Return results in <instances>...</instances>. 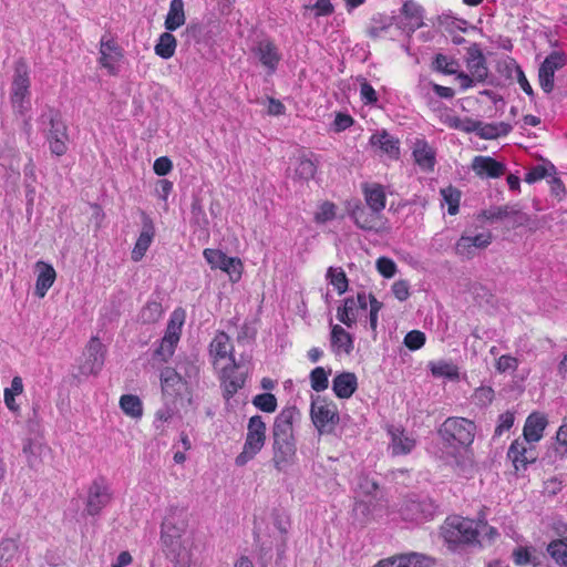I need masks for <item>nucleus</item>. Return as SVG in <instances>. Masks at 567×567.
<instances>
[{
    "instance_id": "10",
    "label": "nucleus",
    "mask_w": 567,
    "mask_h": 567,
    "mask_svg": "<svg viewBox=\"0 0 567 567\" xmlns=\"http://www.w3.org/2000/svg\"><path fill=\"white\" fill-rule=\"evenodd\" d=\"M534 444L523 437L512 442L507 456L516 471L526 470L529 464L536 462L538 455Z\"/></svg>"
},
{
    "instance_id": "26",
    "label": "nucleus",
    "mask_w": 567,
    "mask_h": 567,
    "mask_svg": "<svg viewBox=\"0 0 567 567\" xmlns=\"http://www.w3.org/2000/svg\"><path fill=\"white\" fill-rule=\"evenodd\" d=\"M35 271L37 281L34 293L39 298H43L47 295L48 290L53 286L56 278V272L52 265L42 260L35 262Z\"/></svg>"
},
{
    "instance_id": "64",
    "label": "nucleus",
    "mask_w": 567,
    "mask_h": 567,
    "mask_svg": "<svg viewBox=\"0 0 567 567\" xmlns=\"http://www.w3.org/2000/svg\"><path fill=\"white\" fill-rule=\"evenodd\" d=\"M548 171L545 166L538 165L533 167L526 175H525V182L528 184H533L537 181L543 179L545 176H547Z\"/></svg>"
},
{
    "instance_id": "2",
    "label": "nucleus",
    "mask_w": 567,
    "mask_h": 567,
    "mask_svg": "<svg viewBox=\"0 0 567 567\" xmlns=\"http://www.w3.org/2000/svg\"><path fill=\"white\" fill-rule=\"evenodd\" d=\"M310 417L320 435L332 434L340 422L337 404L320 395L311 398Z\"/></svg>"
},
{
    "instance_id": "13",
    "label": "nucleus",
    "mask_w": 567,
    "mask_h": 567,
    "mask_svg": "<svg viewBox=\"0 0 567 567\" xmlns=\"http://www.w3.org/2000/svg\"><path fill=\"white\" fill-rule=\"evenodd\" d=\"M215 369H224V365L235 362L234 347L230 338L225 332H218L209 346Z\"/></svg>"
},
{
    "instance_id": "20",
    "label": "nucleus",
    "mask_w": 567,
    "mask_h": 567,
    "mask_svg": "<svg viewBox=\"0 0 567 567\" xmlns=\"http://www.w3.org/2000/svg\"><path fill=\"white\" fill-rule=\"evenodd\" d=\"M272 450V463L275 468L279 472L286 471L287 467L293 462L296 456V440L274 439Z\"/></svg>"
},
{
    "instance_id": "28",
    "label": "nucleus",
    "mask_w": 567,
    "mask_h": 567,
    "mask_svg": "<svg viewBox=\"0 0 567 567\" xmlns=\"http://www.w3.org/2000/svg\"><path fill=\"white\" fill-rule=\"evenodd\" d=\"M358 388V379L352 372H342L332 380V391L339 399H349Z\"/></svg>"
},
{
    "instance_id": "34",
    "label": "nucleus",
    "mask_w": 567,
    "mask_h": 567,
    "mask_svg": "<svg viewBox=\"0 0 567 567\" xmlns=\"http://www.w3.org/2000/svg\"><path fill=\"white\" fill-rule=\"evenodd\" d=\"M401 11L406 20L404 29L409 32H414L423 25V8L416 2L405 1Z\"/></svg>"
},
{
    "instance_id": "50",
    "label": "nucleus",
    "mask_w": 567,
    "mask_h": 567,
    "mask_svg": "<svg viewBox=\"0 0 567 567\" xmlns=\"http://www.w3.org/2000/svg\"><path fill=\"white\" fill-rule=\"evenodd\" d=\"M327 277L330 284L337 289L339 295L346 292L348 288V280L344 271L341 268H329Z\"/></svg>"
},
{
    "instance_id": "4",
    "label": "nucleus",
    "mask_w": 567,
    "mask_h": 567,
    "mask_svg": "<svg viewBox=\"0 0 567 567\" xmlns=\"http://www.w3.org/2000/svg\"><path fill=\"white\" fill-rule=\"evenodd\" d=\"M441 534L451 548L470 544L476 539L477 529L472 519L461 516L446 518L441 527Z\"/></svg>"
},
{
    "instance_id": "63",
    "label": "nucleus",
    "mask_w": 567,
    "mask_h": 567,
    "mask_svg": "<svg viewBox=\"0 0 567 567\" xmlns=\"http://www.w3.org/2000/svg\"><path fill=\"white\" fill-rule=\"evenodd\" d=\"M172 168H173V163L166 156L156 158L154 162V165H153V169H154L155 174H157L158 176L167 175L172 171Z\"/></svg>"
},
{
    "instance_id": "12",
    "label": "nucleus",
    "mask_w": 567,
    "mask_h": 567,
    "mask_svg": "<svg viewBox=\"0 0 567 567\" xmlns=\"http://www.w3.org/2000/svg\"><path fill=\"white\" fill-rule=\"evenodd\" d=\"M83 355L84 360L80 365L82 374H97L102 370L105 360V348L103 343L97 338H92Z\"/></svg>"
},
{
    "instance_id": "55",
    "label": "nucleus",
    "mask_w": 567,
    "mask_h": 567,
    "mask_svg": "<svg viewBox=\"0 0 567 567\" xmlns=\"http://www.w3.org/2000/svg\"><path fill=\"white\" fill-rule=\"evenodd\" d=\"M305 11H315V17L330 16L334 8L331 0H317L315 4H307L303 7Z\"/></svg>"
},
{
    "instance_id": "37",
    "label": "nucleus",
    "mask_w": 567,
    "mask_h": 567,
    "mask_svg": "<svg viewBox=\"0 0 567 567\" xmlns=\"http://www.w3.org/2000/svg\"><path fill=\"white\" fill-rule=\"evenodd\" d=\"M186 21L183 0H172L165 19V28L174 31L182 27Z\"/></svg>"
},
{
    "instance_id": "40",
    "label": "nucleus",
    "mask_w": 567,
    "mask_h": 567,
    "mask_svg": "<svg viewBox=\"0 0 567 567\" xmlns=\"http://www.w3.org/2000/svg\"><path fill=\"white\" fill-rule=\"evenodd\" d=\"M512 130V126L505 122L499 123H482L477 127V135L484 140H494L501 136L507 135Z\"/></svg>"
},
{
    "instance_id": "1",
    "label": "nucleus",
    "mask_w": 567,
    "mask_h": 567,
    "mask_svg": "<svg viewBox=\"0 0 567 567\" xmlns=\"http://www.w3.org/2000/svg\"><path fill=\"white\" fill-rule=\"evenodd\" d=\"M437 434L445 446L454 451L467 449L474 442L476 425L468 419L451 416L440 425Z\"/></svg>"
},
{
    "instance_id": "51",
    "label": "nucleus",
    "mask_w": 567,
    "mask_h": 567,
    "mask_svg": "<svg viewBox=\"0 0 567 567\" xmlns=\"http://www.w3.org/2000/svg\"><path fill=\"white\" fill-rule=\"evenodd\" d=\"M254 405L267 413H272L277 409V399L271 393L258 394L252 400Z\"/></svg>"
},
{
    "instance_id": "58",
    "label": "nucleus",
    "mask_w": 567,
    "mask_h": 567,
    "mask_svg": "<svg viewBox=\"0 0 567 567\" xmlns=\"http://www.w3.org/2000/svg\"><path fill=\"white\" fill-rule=\"evenodd\" d=\"M378 271L384 277V278H392L396 272V265L395 262L388 258V257H380L377 259L375 262Z\"/></svg>"
},
{
    "instance_id": "62",
    "label": "nucleus",
    "mask_w": 567,
    "mask_h": 567,
    "mask_svg": "<svg viewBox=\"0 0 567 567\" xmlns=\"http://www.w3.org/2000/svg\"><path fill=\"white\" fill-rule=\"evenodd\" d=\"M515 416L513 412L507 411L501 414L498 417V424L495 429V434L502 435L505 431H508L513 426Z\"/></svg>"
},
{
    "instance_id": "60",
    "label": "nucleus",
    "mask_w": 567,
    "mask_h": 567,
    "mask_svg": "<svg viewBox=\"0 0 567 567\" xmlns=\"http://www.w3.org/2000/svg\"><path fill=\"white\" fill-rule=\"evenodd\" d=\"M513 560L518 566H525L532 563V550L527 547H517L512 554Z\"/></svg>"
},
{
    "instance_id": "42",
    "label": "nucleus",
    "mask_w": 567,
    "mask_h": 567,
    "mask_svg": "<svg viewBox=\"0 0 567 567\" xmlns=\"http://www.w3.org/2000/svg\"><path fill=\"white\" fill-rule=\"evenodd\" d=\"M177 47L176 38L171 32H164L159 35L154 50L162 59H169L174 55Z\"/></svg>"
},
{
    "instance_id": "25",
    "label": "nucleus",
    "mask_w": 567,
    "mask_h": 567,
    "mask_svg": "<svg viewBox=\"0 0 567 567\" xmlns=\"http://www.w3.org/2000/svg\"><path fill=\"white\" fill-rule=\"evenodd\" d=\"M548 420L545 414L539 412L529 414L523 429V439L530 443L539 442L544 436Z\"/></svg>"
},
{
    "instance_id": "41",
    "label": "nucleus",
    "mask_w": 567,
    "mask_h": 567,
    "mask_svg": "<svg viewBox=\"0 0 567 567\" xmlns=\"http://www.w3.org/2000/svg\"><path fill=\"white\" fill-rule=\"evenodd\" d=\"M120 408L132 419H141L143 415V404L137 395L124 394L120 398Z\"/></svg>"
},
{
    "instance_id": "5",
    "label": "nucleus",
    "mask_w": 567,
    "mask_h": 567,
    "mask_svg": "<svg viewBox=\"0 0 567 567\" xmlns=\"http://www.w3.org/2000/svg\"><path fill=\"white\" fill-rule=\"evenodd\" d=\"M186 528V513L179 508H171L162 523L161 538L172 553H177L182 547V538Z\"/></svg>"
},
{
    "instance_id": "24",
    "label": "nucleus",
    "mask_w": 567,
    "mask_h": 567,
    "mask_svg": "<svg viewBox=\"0 0 567 567\" xmlns=\"http://www.w3.org/2000/svg\"><path fill=\"white\" fill-rule=\"evenodd\" d=\"M471 168L480 178H497L505 173L504 164L489 156H475Z\"/></svg>"
},
{
    "instance_id": "31",
    "label": "nucleus",
    "mask_w": 567,
    "mask_h": 567,
    "mask_svg": "<svg viewBox=\"0 0 567 567\" xmlns=\"http://www.w3.org/2000/svg\"><path fill=\"white\" fill-rule=\"evenodd\" d=\"M331 347L336 353L349 354L353 350V338L340 324H331Z\"/></svg>"
},
{
    "instance_id": "8",
    "label": "nucleus",
    "mask_w": 567,
    "mask_h": 567,
    "mask_svg": "<svg viewBox=\"0 0 567 567\" xmlns=\"http://www.w3.org/2000/svg\"><path fill=\"white\" fill-rule=\"evenodd\" d=\"M203 255L213 269H220L226 272L230 281L237 282L240 280L244 266L239 258L228 257L221 250L212 248H206Z\"/></svg>"
},
{
    "instance_id": "48",
    "label": "nucleus",
    "mask_w": 567,
    "mask_h": 567,
    "mask_svg": "<svg viewBox=\"0 0 567 567\" xmlns=\"http://www.w3.org/2000/svg\"><path fill=\"white\" fill-rule=\"evenodd\" d=\"M441 195L445 204H447V212L450 215H456L461 199V193L454 187H446L441 189Z\"/></svg>"
},
{
    "instance_id": "35",
    "label": "nucleus",
    "mask_w": 567,
    "mask_h": 567,
    "mask_svg": "<svg viewBox=\"0 0 567 567\" xmlns=\"http://www.w3.org/2000/svg\"><path fill=\"white\" fill-rule=\"evenodd\" d=\"M392 442L390 445L393 455H403L410 453L414 446L415 441L403 430L392 429L390 430Z\"/></svg>"
},
{
    "instance_id": "36",
    "label": "nucleus",
    "mask_w": 567,
    "mask_h": 567,
    "mask_svg": "<svg viewBox=\"0 0 567 567\" xmlns=\"http://www.w3.org/2000/svg\"><path fill=\"white\" fill-rule=\"evenodd\" d=\"M558 536L548 544L547 551L557 564L567 567V527L558 529Z\"/></svg>"
},
{
    "instance_id": "33",
    "label": "nucleus",
    "mask_w": 567,
    "mask_h": 567,
    "mask_svg": "<svg viewBox=\"0 0 567 567\" xmlns=\"http://www.w3.org/2000/svg\"><path fill=\"white\" fill-rule=\"evenodd\" d=\"M370 144L375 150L390 157H398L399 142L385 131L378 132L370 137Z\"/></svg>"
},
{
    "instance_id": "38",
    "label": "nucleus",
    "mask_w": 567,
    "mask_h": 567,
    "mask_svg": "<svg viewBox=\"0 0 567 567\" xmlns=\"http://www.w3.org/2000/svg\"><path fill=\"white\" fill-rule=\"evenodd\" d=\"M363 193L365 202L372 210L380 213L385 207V194L381 185H365Z\"/></svg>"
},
{
    "instance_id": "7",
    "label": "nucleus",
    "mask_w": 567,
    "mask_h": 567,
    "mask_svg": "<svg viewBox=\"0 0 567 567\" xmlns=\"http://www.w3.org/2000/svg\"><path fill=\"white\" fill-rule=\"evenodd\" d=\"M493 241L489 230H465L454 246V252L462 259H473L482 250H485Z\"/></svg>"
},
{
    "instance_id": "45",
    "label": "nucleus",
    "mask_w": 567,
    "mask_h": 567,
    "mask_svg": "<svg viewBox=\"0 0 567 567\" xmlns=\"http://www.w3.org/2000/svg\"><path fill=\"white\" fill-rule=\"evenodd\" d=\"M330 370L322 367L315 368L309 375L311 389L316 392H322L329 386Z\"/></svg>"
},
{
    "instance_id": "56",
    "label": "nucleus",
    "mask_w": 567,
    "mask_h": 567,
    "mask_svg": "<svg viewBox=\"0 0 567 567\" xmlns=\"http://www.w3.org/2000/svg\"><path fill=\"white\" fill-rule=\"evenodd\" d=\"M436 70L442 71L446 74L457 73V63L446 55L437 54L434 61Z\"/></svg>"
},
{
    "instance_id": "47",
    "label": "nucleus",
    "mask_w": 567,
    "mask_h": 567,
    "mask_svg": "<svg viewBox=\"0 0 567 567\" xmlns=\"http://www.w3.org/2000/svg\"><path fill=\"white\" fill-rule=\"evenodd\" d=\"M337 216V206L331 202H322L318 205L315 214V221L317 224H324L334 219Z\"/></svg>"
},
{
    "instance_id": "49",
    "label": "nucleus",
    "mask_w": 567,
    "mask_h": 567,
    "mask_svg": "<svg viewBox=\"0 0 567 567\" xmlns=\"http://www.w3.org/2000/svg\"><path fill=\"white\" fill-rule=\"evenodd\" d=\"M393 560L395 561V567H422L426 557L421 554L410 553L393 556Z\"/></svg>"
},
{
    "instance_id": "16",
    "label": "nucleus",
    "mask_w": 567,
    "mask_h": 567,
    "mask_svg": "<svg viewBox=\"0 0 567 567\" xmlns=\"http://www.w3.org/2000/svg\"><path fill=\"white\" fill-rule=\"evenodd\" d=\"M123 58L122 49L110 35H103L100 42V63L110 74L118 72V64Z\"/></svg>"
},
{
    "instance_id": "6",
    "label": "nucleus",
    "mask_w": 567,
    "mask_h": 567,
    "mask_svg": "<svg viewBox=\"0 0 567 567\" xmlns=\"http://www.w3.org/2000/svg\"><path fill=\"white\" fill-rule=\"evenodd\" d=\"M10 101L16 112L24 114L30 109V78L25 63L18 62L11 83Z\"/></svg>"
},
{
    "instance_id": "59",
    "label": "nucleus",
    "mask_w": 567,
    "mask_h": 567,
    "mask_svg": "<svg viewBox=\"0 0 567 567\" xmlns=\"http://www.w3.org/2000/svg\"><path fill=\"white\" fill-rule=\"evenodd\" d=\"M391 290L394 297L400 301H405L410 297V285L406 280H396L393 282Z\"/></svg>"
},
{
    "instance_id": "46",
    "label": "nucleus",
    "mask_w": 567,
    "mask_h": 567,
    "mask_svg": "<svg viewBox=\"0 0 567 567\" xmlns=\"http://www.w3.org/2000/svg\"><path fill=\"white\" fill-rule=\"evenodd\" d=\"M19 554V546L12 539L0 543V567L12 563Z\"/></svg>"
},
{
    "instance_id": "27",
    "label": "nucleus",
    "mask_w": 567,
    "mask_h": 567,
    "mask_svg": "<svg viewBox=\"0 0 567 567\" xmlns=\"http://www.w3.org/2000/svg\"><path fill=\"white\" fill-rule=\"evenodd\" d=\"M255 54L264 66L274 72L280 61V53L274 42L261 40L254 49Z\"/></svg>"
},
{
    "instance_id": "53",
    "label": "nucleus",
    "mask_w": 567,
    "mask_h": 567,
    "mask_svg": "<svg viewBox=\"0 0 567 567\" xmlns=\"http://www.w3.org/2000/svg\"><path fill=\"white\" fill-rule=\"evenodd\" d=\"M555 451L560 456L567 455V417L563 420L561 425L557 430Z\"/></svg>"
},
{
    "instance_id": "21",
    "label": "nucleus",
    "mask_w": 567,
    "mask_h": 567,
    "mask_svg": "<svg viewBox=\"0 0 567 567\" xmlns=\"http://www.w3.org/2000/svg\"><path fill=\"white\" fill-rule=\"evenodd\" d=\"M219 372L221 385L224 388L225 396L231 398L245 384V373L238 371L236 361L224 365V369H216Z\"/></svg>"
},
{
    "instance_id": "18",
    "label": "nucleus",
    "mask_w": 567,
    "mask_h": 567,
    "mask_svg": "<svg viewBox=\"0 0 567 567\" xmlns=\"http://www.w3.org/2000/svg\"><path fill=\"white\" fill-rule=\"evenodd\" d=\"M183 323L184 313L174 311L167 324L166 333L162 339L161 346L157 350V353L162 355L163 359H166L167 357H171L173 354L174 348L177 344L181 337Z\"/></svg>"
},
{
    "instance_id": "22",
    "label": "nucleus",
    "mask_w": 567,
    "mask_h": 567,
    "mask_svg": "<svg viewBox=\"0 0 567 567\" xmlns=\"http://www.w3.org/2000/svg\"><path fill=\"white\" fill-rule=\"evenodd\" d=\"M317 161L312 155L300 154L291 159L289 175L298 182H308L315 177L317 172Z\"/></svg>"
},
{
    "instance_id": "9",
    "label": "nucleus",
    "mask_w": 567,
    "mask_h": 567,
    "mask_svg": "<svg viewBox=\"0 0 567 567\" xmlns=\"http://www.w3.org/2000/svg\"><path fill=\"white\" fill-rule=\"evenodd\" d=\"M436 506L427 497H409L403 501L400 513L403 519L410 522L426 520L435 514Z\"/></svg>"
},
{
    "instance_id": "39",
    "label": "nucleus",
    "mask_w": 567,
    "mask_h": 567,
    "mask_svg": "<svg viewBox=\"0 0 567 567\" xmlns=\"http://www.w3.org/2000/svg\"><path fill=\"white\" fill-rule=\"evenodd\" d=\"M392 24V17L381 13L374 14L370 20V24L367 29V34L372 39L382 38L389 31Z\"/></svg>"
},
{
    "instance_id": "52",
    "label": "nucleus",
    "mask_w": 567,
    "mask_h": 567,
    "mask_svg": "<svg viewBox=\"0 0 567 567\" xmlns=\"http://www.w3.org/2000/svg\"><path fill=\"white\" fill-rule=\"evenodd\" d=\"M162 388L164 392H169L172 388L175 390L176 386L182 384L181 377L173 369H165L161 373Z\"/></svg>"
},
{
    "instance_id": "61",
    "label": "nucleus",
    "mask_w": 567,
    "mask_h": 567,
    "mask_svg": "<svg viewBox=\"0 0 567 567\" xmlns=\"http://www.w3.org/2000/svg\"><path fill=\"white\" fill-rule=\"evenodd\" d=\"M518 367V361L512 355H501L496 362V370L498 372L515 371Z\"/></svg>"
},
{
    "instance_id": "15",
    "label": "nucleus",
    "mask_w": 567,
    "mask_h": 567,
    "mask_svg": "<svg viewBox=\"0 0 567 567\" xmlns=\"http://www.w3.org/2000/svg\"><path fill=\"white\" fill-rule=\"evenodd\" d=\"M50 131L48 134V142L50 150L56 156L65 154L68 150V134L66 125L59 118L58 114L53 111L49 113Z\"/></svg>"
},
{
    "instance_id": "32",
    "label": "nucleus",
    "mask_w": 567,
    "mask_h": 567,
    "mask_svg": "<svg viewBox=\"0 0 567 567\" xmlns=\"http://www.w3.org/2000/svg\"><path fill=\"white\" fill-rule=\"evenodd\" d=\"M415 163L426 172L433 171L435 165V152L425 141H416L413 147Z\"/></svg>"
},
{
    "instance_id": "54",
    "label": "nucleus",
    "mask_w": 567,
    "mask_h": 567,
    "mask_svg": "<svg viewBox=\"0 0 567 567\" xmlns=\"http://www.w3.org/2000/svg\"><path fill=\"white\" fill-rule=\"evenodd\" d=\"M143 322H154L162 317V307L158 302H148L141 311Z\"/></svg>"
},
{
    "instance_id": "11",
    "label": "nucleus",
    "mask_w": 567,
    "mask_h": 567,
    "mask_svg": "<svg viewBox=\"0 0 567 567\" xmlns=\"http://www.w3.org/2000/svg\"><path fill=\"white\" fill-rule=\"evenodd\" d=\"M367 307L368 297L365 292H359L355 297H348L337 308V319L348 328H352L358 321L360 311L367 309Z\"/></svg>"
},
{
    "instance_id": "43",
    "label": "nucleus",
    "mask_w": 567,
    "mask_h": 567,
    "mask_svg": "<svg viewBox=\"0 0 567 567\" xmlns=\"http://www.w3.org/2000/svg\"><path fill=\"white\" fill-rule=\"evenodd\" d=\"M429 368L436 378H447L450 380H456L458 378V369L452 362L444 360L434 361L429 363Z\"/></svg>"
},
{
    "instance_id": "30",
    "label": "nucleus",
    "mask_w": 567,
    "mask_h": 567,
    "mask_svg": "<svg viewBox=\"0 0 567 567\" xmlns=\"http://www.w3.org/2000/svg\"><path fill=\"white\" fill-rule=\"evenodd\" d=\"M466 68L468 74L478 83L486 80L488 75V69L485 63V59L480 50L471 49L467 53Z\"/></svg>"
},
{
    "instance_id": "44",
    "label": "nucleus",
    "mask_w": 567,
    "mask_h": 567,
    "mask_svg": "<svg viewBox=\"0 0 567 567\" xmlns=\"http://www.w3.org/2000/svg\"><path fill=\"white\" fill-rule=\"evenodd\" d=\"M22 392V379L20 377H14L11 381L10 388L4 389V403L10 411L17 412L19 410V405L16 402V396L20 395Z\"/></svg>"
},
{
    "instance_id": "29",
    "label": "nucleus",
    "mask_w": 567,
    "mask_h": 567,
    "mask_svg": "<svg viewBox=\"0 0 567 567\" xmlns=\"http://www.w3.org/2000/svg\"><path fill=\"white\" fill-rule=\"evenodd\" d=\"M154 235V225L150 218L145 217L142 230L132 250V259L134 261H140L144 257L153 241Z\"/></svg>"
},
{
    "instance_id": "19",
    "label": "nucleus",
    "mask_w": 567,
    "mask_h": 567,
    "mask_svg": "<svg viewBox=\"0 0 567 567\" xmlns=\"http://www.w3.org/2000/svg\"><path fill=\"white\" fill-rule=\"evenodd\" d=\"M565 65L563 54L554 52L549 54L542 63L538 70V80L540 87L549 93L554 89L555 72Z\"/></svg>"
},
{
    "instance_id": "17",
    "label": "nucleus",
    "mask_w": 567,
    "mask_h": 567,
    "mask_svg": "<svg viewBox=\"0 0 567 567\" xmlns=\"http://www.w3.org/2000/svg\"><path fill=\"white\" fill-rule=\"evenodd\" d=\"M300 419V412L296 406H287L276 416L272 436L278 440H295L293 423Z\"/></svg>"
},
{
    "instance_id": "3",
    "label": "nucleus",
    "mask_w": 567,
    "mask_h": 567,
    "mask_svg": "<svg viewBox=\"0 0 567 567\" xmlns=\"http://www.w3.org/2000/svg\"><path fill=\"white\" fill-rule=\"evenodd\" d=\"M266 423L260 415H254L249 419L243 451L235 460L237 466L246 465L262 450L266 442Z\"/></svg>"
},
{
    "instance_id": "14",
    "label": "nucleus",
    "mask_w": 567,
    "mask_h": 567,
    "mask_svg": "<svg viewBox=\"0 0 567 567\" xmlns=\"http://www.w3.org/2000/svg\"><path fill=\"white\" fill-rule=\"evenodd\" d=\"M112 495L107 485L102 482H93L89 489L85 502V512L90 516L99 515L111 502Z\"/></svg>"
},
{
    "instance_id": "23",
    "label": "nucleus",
    "mask_w": 567,
    "mask_h": 567,
    "mask_svg": "<svg viewBox=\"0 0 567 567\" xmlns=\"http://www.w3.org/2000/svg\"><path fill=\"white\" fill-rule=\"evenodd\" d=\"M348 212L355 225L365 230H377L379 213L363 207L359 202L348 204Z\"/></svg>"
},
{
    "instance_id": "57",
    "label": "nucleus",
    "mask_w": 567,
    "mask_h": 567,
    "mask_svg": "<svg viewBox=\"0 0 567 567\" xmlns=\"http://www.w3.org/2000/svg\"><path fill=\"white\" fill-rule=\"evenodd\" d=\"M425 343V334L419 330H412L404 337V344L410 350H419Z\"/></svg>"
}]
</instances>
